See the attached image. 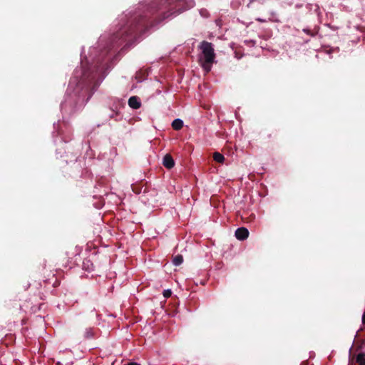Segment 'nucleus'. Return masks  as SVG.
<instances>
[{"label":"nucleus","mask_w":365,"mask_h":365,"mask_svg":"<svg viewBox=\"0 0 365 365\" xmlns=\"http://www.w3.org/2000/svg\"><path fill=\"white\" fill-rule=\"evenodd\" d=\"M195 5L194 0H153L142 11L132 16L126 24L110 37L103 54L125 41H130L145 32L154 22L178 15Z\"/></svg>","instance_id":"nucleus-1"},{"label":"nucleus","mask_w":365,"mask_h":365,"mask_svg":"<svg viewBox=\"0 0 365 365\" xmlns=\"http://www.w3.org/2000/svg\"><path fill=\"white\" fill-rule=\"evenodd\" d=\"M199 48L201 49L203 55V60L201 62L202 67L205 71L209 72L215 58L214 46L212 43L203 41L201 42Z\"/></svg>","instance_id":"nucleus-2"},{"label":"nucleus","mask_w":365,"mask_h":365,"mask_svg":"<svg viewBox=\"0 0 365 365\" xmlns=\"http://www.w3.org/2000/svg\"><path fill=\"white\" fill-rule=\"evenodd\" d=\"M94 80V76L90 77L88 74L84 73L82 76L81 79L78 83V87L86 88V91L90 89L93 81Z\"/></svg>","instance_id":"nucleus-3"},{"label":"nucleus","mask_w":365,"mask_h":365,"mask_svg":"<svg viewBox=\"0 0 365 365\" xmlns=\"http://www.w3.org/2000/svg\"><path fill=\"white\" fill-rule=\"evenodd\" d=\"M249 236V231L245 227L237 228L235 231V237L239 240H245Z\"/></svg>","instance_id":"nucleus-4"},{"label":"nucleus","mask_w":365,"mask_h":365,"mask_svg":"<svg viewBox=\"0 0 365 365\" xmlns=\"http://www.w3.org/2000/svg\"><path fill=\"white\" fill-rule=\"evenodd\" d=\"M163 165L168 169H171L175 165V161L170 154H166L163 160Z\"/></svg>","instance_id":"nucleus-5"},{"label":"nucleus","mask_w":365,"mask_h":365,"mask_svg":"<svg viewBox=\"0 0 365 365\" xmlns=\"http://www.w3.org/2000/svg\"><path fill=\"white\" fill-rule=\"evenodd\" d=\"M128 106L133 109H138L141 106L140 98L138 96H131L128 99Z\"/></svg>","instance_id":"nucleus-6"},{"label":"nucleus","mask_w":365,"mask_h":365,"mask_svg":"<svg viewBox=\"0 0 365 365\" xmlns=\"http://www.w3.org/2000/svg\"><path fill=\"white\" fill-rule=\"evenodd\" d=\"M172 127L175 130H179L183 127V121L179 118L175 119L172 123Z\"/></svg>","instance_id":"nucleus-7"},{"label":"nucleus","mask_w":365,"mask_h":365,"mask_svg":"<svg viewBox=\"0 0 365 365\" xmlns=\"http://www.w3.org/2000/svg\"><path fill=\"white\" fill-rule=\"evenodd\" d=\"M213 159L215 161L222 163L225 160V157L222 154L220 153L219 152H215L213 154Z\"/></svg>","instance_id":"nucleus-8"},{"label":"nucleus","mask_w":365,"mask_h":365,"mask_svg":"<svg viewBox=\"0 0 365 365\" xmlns=\"http://www.w3.org/2000/svg\"><path fill=\"white\" fill-rule=\"evenodd\" d=\"M356 361L359 365H365V354L359 353L356 357Z\"/></svg>","instance_id":"nucleus-9"},{"label":"nucleus","mask_w":365,"mask_h":365,"mask_svg":"<svg viewBox=\"0 0 365 365\" xmlns=\"http://www.w3.org/2000/svg\"><path fill=\"white\" fill-rule=\"evenodd\" d=\"M183 262V257L181 255H177L173 257V263L175 266H179Z\"/></svg>","instance_id":"nucleus-10"},{"label":"nucleus","mask_w":365,"mask_h":365,"mask_svg":"<svg viewBox=\"0 0 365 365\" xmlns=\"http://www.w3.org/2000/svg\"><path fill=\"white\" fill-rule=\"evenodd\" d=\"M95 333L92 328H88L86 329L84 332V338L85 339H90L92 338L94 336Z\"/></svg>","instance_id":"nucleus-11"},{"label":"nucleus","mask_w":365,"mask_h":365,"mask_svg":"<svg viewBox=\"0 0 365 365\" xmlns=\"http://www.w3.org/2000/svg\"><path fill=\"white\" fill-rule=\"evenodd\" d=\"M163 295L165 297L168 298L171 295V291L169 289L164 291Z\"/></svg>","instance_id":"nucleus-12"},{"label":"nucleus","mask_w":365,"mask_h":365,"mask_svg":"<svg viewBox=\"0 0 365 365\" xmlns=\"http://www.w3.org/2000/svg\"><path fill=\"white\" fill-rule=\"evenodd\" d=\"M304 31L307 33V34L313 36V34L311 33V31L309 29H304Z\"/></svg>","instance_id":"nucleus-13"},{"label":"nucleus","mask_w":365,"mask_h":365,"mask_svg":"<svg viewBox=\"0 0 365 365\" xmlns=\"http://www.w3.org/2000/svg\"><path fill=\"white\" fill-rule=\"evenodd\" d=\"M125 365H140L139 364L136 363V362H130L127 364H125Z\"/></svg>","instance_id":"nucleus-14"},{"label":"nucleus","mask_w":365,"mask_h":365,"mask_svg":"<svg viewBox=\"0 0 365 365\" xmlns=\"http://www.w3.org/2000/svg\"><path fill=\"white\" fill-rule=\"evenodd\" d=\"M349 365H353V361H352V359L349 361Z\"/></svg>","instance_id":"nucleus-15"},{"label":"nucleus","mask_w":365,"mask_h":365,"mask_svg":"<svg viewBox=\"0 0 365 365\" xmlns=\"http://www.w3.org/2000/svg\"><path fill=\"white\" fill-rule=\"evenodd\" d=\"M257 21H259V22H263L264 21L261 19H257Z\"/></svg>","instance_id":"nucleus-16"},{"label":"nucleus","mask_w":365,"mask_h":365,"mask_svg":"<svg viewBox=\"0 0 365 365\" xmlns=\"http://www.w3.org/2000/svg\"><path fill=\"white\" fill-rule=\"evenodd\" d=\"M203 14H205V12H203V14L201 12V16H203Z\"/></svg>","instance_id":"nucleus-17"},{"label":"nucleus","mask_w":365,"mask_h":365,"mask_svg":"<svg viewBox=\"0 0 365 365\" xmlns=\"http://www.w3.org/2000/svg\"><path fill=\"white\" fill-rule=\"evenodd\" d=\"M203 14H205V12H203V14L201 12V16H203Z\"/></svg>","instance_id":"nucleus-18"}]
</instances>
